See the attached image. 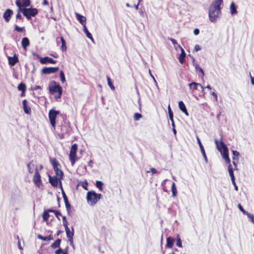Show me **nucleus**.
Returning <instances> with one entry per match:
<instances>
[{"mask_svg":"<svg viewBox=\"0 0 254 254\" xmlns=\"http://www.w3.org/2000/svg\"><path fill=\"white\" fill-rule=\"evenodd\" d=\"M50 214L49 213L45 210L43 214V219L44 221H47L50 218Z\"/></svg>","mask_w":254,"mask_h":254,"instance_id":"nucleus-35","label":"nucleus"},{"mask_svg":"<svg viewBox=\"0 0 254 254\" xmlns=\"http://www.w3.org/2000/svg\"><path fill=\"white\" fill-rule=\"evenodd\" d=\"M189 87L192 93H194L195 90H198L199 87L201 89L202 92L204 91L205 88L201 84L195 82H192L189 83Z\"/></svg>","mask_w":254,"mask_h":254,"instance_id":"nucleus-11","label":"nucleus"},{"mask_svg":"<svg viewBox=\"0 0 254 254\" xmlns=\"http://www.w3.org/2000/svg\"><path fill=\"white\" fill-rule=\"evenodd\" d=\"M51 164L53 167L54 170L56 173V176L59 178L60 183L61 184V180L64 177L63 172L59 168V163L56 158H54L51 160Z\"/></svg>","mask_w":254,"mask_h":254,"instance_id":"nucleus-5","label":"nucleus"},{"mask_svg":"<svg viewBox=\"0 0 254 254\" xmlns=\"http://www.w3.org/2000/svg\"><path fill=\"white\" fill-rule=\"evenodd\" d=\"M197 143L199 145V146L200 147V150H201V152L202 153V154L204 157V159L205 160V161L206 163H207L208 162V160H207V156H206V153H205V150H204V148L200 141V139L198 137H197Z\"/></svg>","mask_w":254,"mask_h":254,"instance_id":"nucleus-18","label":"nucleus"},{"mask_svg":"<svg viewBox=\"0 0 254 254\" xmlns=\"http://www.w3.org/2000/svg\"><path fill=\"white\" fill-rule=\"evenodd\" d=\"M16 17L17 19H18L20 20L22 19V17L21 15L20 14V12H19V9L18 10V13L16 15Z\"/></svg>","mask_w":254,"mask_h":254,"instance_id":"nucleus-53","label":"nucleus"},{"mask_svg":"<svg viewBox=\"0 0 254 254\" xmlns=\"http://www.w3.org/2000/svg\"><path fill=\"white\" fill-rule=\"evenodd\" d=\"M59 69V67H45L42 69V73L45 74H49L55 73Z\"/></svg>","mask_w":254,"mask_h":254,"instance_id":"nucleus-12","label":"nucleus"},{"mask_svg":"<svg viewBox=\"0 0 254 254\" xmlns=\"http://www.w3.org/2000/svg\"><path fill=\"white\" fill-rule=\"evenodd\" d=\"M175 242V239L171 237H169L167 238V244L166 246L168 248H172L173 247V246L174 245Z\"/></svg>","mask_w":254,"mask_h":254,"instance_id":"nucleus-23","label":"nucleus"},{"mask_svg":"<svg viewBox=\"0 0 254 254\" xmlns=\"http://www.w3.org/2000/svg\"><path fill=\"white\" fill-rule=\"evenodd\" d=\"M30 45V41L28 38L24 37L22 39L21 45L23 48L26 49Z\"/></svg>","mask_w":254,"mask_h":254,"instance_id":"nucleus-25","label":"nucleus"},{"mask_svg":"<svg viewBox=\"0 0 254 254\" xmlns=\"http://www.w3.org/2000/svg\"><path fill=\"white\" fill-rule=\"evenodd\" d=\"M176 245L179 248L182 247V241L179 235L177 236Z\"/></svg>","mask_w":254,"mask_h":254,"instance_id":"nucleus-40","label":"nucleus"},{"mask_svg":"<svg viewBox=\"0 0 254 254\" xmlns=\"http://www.w3.org/2000/svg\"><path fill=\"white\" fill-rule=\"evenodd\" d=\"M64 252V250L62 249L61 248H59L56 251L55 254H63V253Z\"/></svg>","mask_w":254,"mask_h":254,"instance_id":"nucleus-48","label":"nucleus"},{"mask_svg":"<svg viewBox=\"0 0 254 254\" xmlns=\"http://www.w3.org/2000/svg\"><path fill=\"white\" fill-rule=\"evenodd\" d=\"M75 16L77 18V19L79 21V22L82 24V25L83 26L84 25H86V17L84 16H82V15L76 13Z\"/></svg>","mask_w":254,"mask_h":254,"instance_id":"nucleus-20","label":"nucleus"},{"mask_svg":"<svg viewBox=\"0 0 254 254\" xmlns=\"http://www.w3.org/2000/svg\"><path fill=\"white\" fill-rule=\"evenodd\" d=\"M107 79L109 86L112 90H114L115 89V88L114 85L113 84L112 82L111 81V78L108 76H107Z\"/></svg>","mask_w":254,"mask_h":254,"instance_id":"nucleus-37","label":"nucleus"},{"mask_svg":"<svg viewBox=\"0 0 254 254\" xmlns=\"http://www.w3.org/2000/svg\"><path fill=\"white\" fill-rule=\"evenodd\" d=\"M31 89L33 90H37L38 89H41L42 87H41V86H40L39 85H36L34 87H32Z\"/></svg>","mask_w":254,"mask_h":254,"instance_id":"nucleus-52","label":"nucleus"},{"mask_svg":"<svg viewBox=\"0 0 254 254\" xmlns=\"http://www.w3.org/2000/svg\"><path fill=\"white\" fill-rule=\"evenodd\" d=\"M42 4L43 5H48V2L47 1V0H43V3H42Z\"/></svg>","mask_w":254,"mask_h":254,"instance_id":"nucleus-62","label":"nucleus"},{"mask_svg":"<svg viewBox=\"0 0 254 254\" xmlns=\"http://www.w3.org/2000/svg\"><path fill=\"white\" fill-rule=\"evenodd\" d=\"M13 13V11L10 9H7L3 14V17L6 22H8Z\"/></svg>","mask_w":254,"mask_h":254,"instance_id":"nucleus-15","label":"nucleus"},{"mask_svg":"<svg viewBox=\"0 0 254 254\" xmlns=\"http://www.w3.org/2000/svg\"><path fill=\"white\" fill-rule=\"evenodd\" d=\"M60 40L62 43L61 49L63 52H65L67 50L65 41L63 36L60 37Z\"/></svg>","mask_w":254,"mask_h":254,"instance_id":"nucleus-28","label":"nucleus"},{"mask_svg":"<svg viewBox=\"0 0 254 254\" xmlns=\"http://www.w3.org/2000/svg\"><path fill=\"white\" fill-rule=\"evenodd\" d=\"M61 242V239H57V240H56V241L54 243H53L51 245V248L53 249H56L57 248H59L60 246Z\"/></svg>","mask_w":254,"mask_h":254,"instance_id":"nucleus-30","label":"nucleus"},{"mask_svg":"<svg viewBox=\"0 0 254 254\" xmlns=\"http://www.w3.org/2000/svg\"><path fill=\"white\" fill-rule=\"evenodd\" d=\"M193 33L195 35H197L199 33V30L198 28H195L193 30Z\"/></svg>","mask_w":254,"mask_h":254,"instance_id":"nucleus-54","label":"nucleus"},{"mask_svg":"<svg viewBox=\"0 0 254 254\" xmlns=\"http://www.w3.org/2000/svg\"><path fill=\"white\" fill-rule=\"evenodd\" d=\"M38 238L40 240L45 241H48L53 240L54 239L53 236L52 235H49L47 237H43V236L41 235H38L37 236Z\"/></svg>","mask_w":254,"mask_h":254,"instance_id":"nucleus-26","label":"nucleus"},{"mask_svg":"<svg viewBox=\"0 0 254 254\" xmlns=\"http://www.w3.org/2000/svg\"><path fill=\"white\" fill-rule=\"evenodd\" d=\"M223 0H215L209 7L208 16L212 22H215L221 15V5H223Z\"/></svg>","mask_w":254,"mask_h":254,"instance_id":"nucleus-2","label":"nucleus"},{"mask_svg":"<svg viewBox=\"0 0 254 254\" xmlns=\"http://www.w3.org/2000/svg\"><path fill=\"white\" fill-rule=\"evenodd\" d=\"M60 76L61 78V81L63 83L65 82V77L64 76V72L63 70H61L60 72Z\"/></svg>","mask_w":254,"mask_h":254,"instance_id":"nucleus-39","label":"nucleus"},{"mask_svg":"<svg viewBox=\"0 0 254 254\" xmlns=\"http://www.w3.org/2000/svg\"><path fill=\"white\" fill-rule=\"evenodd\" d=\"M14 30H15L17 32H21V33H23V32H25V29L24 27H20L16 24L14 25Z\"/></svg>","mask_w":254,"mask_h":254,"instance_id":"nucleus-34","label":"nucleus"},{"mask_svg":"<svg viewBox=\"0 0 254 254\" xmlns=\"http://www.w3.org/2000/svg\"><path fill=\"white\" fill-rule=\"evenodd\" d=\"M215 143L216 145L217 148L219 151L220 152L223 158L225 160L226 162L229 164L228 166V172L230 176L231 180L232 183H234L235 177L234 175L232 165L230 163V159L229 157V151L228 149L221 139L220 141H219L217 139L215 140Z\"/></svg>","mask_w":254,"mask_h":254,"instance_id":"nucleus-1","label":"nucleus"},{"mask_svg":"<svg viewBox=\"0 0 254 254\" xmlns=\"http://www.w3.org/2000/svg\"><path fill=\"white\" fill-rule=\"evenodd\" d=\"M46 211H47L48 213H49V212H53V213H55V211H56V210H54V209H48V210H46Z\"/></svg>","mask_w":254,"mask_h":254,"instance_id":"nucleus-60","label":"nucleus"},{"mask_svg":"<svg viewBox=\"0 0 254 254\" xmlns=\"http://www.w3.org/2000/svg\"><path fill=\"white\" fill-rule=\"evenodd\" d=\"M60 114L59 111L52 109L49 112L48 117L50 123L52 127L55 129L56 125V119L57 116Z\"/></svg>","mask_w":254,"mask_h":254,"instance_id":"nucleus-6","label":"nucleus"},{"mask_svg":"<svg viewBox=\"0 0 254 254\" xmlns=\"http://www.w3.org/2000/svg\"><path fill=\"white\" fill-rule=\"evenodd\" d=\"M179 107L180 110L183 112L186 116L189 115L188 112L186 109V106L182 101L179 102Z\"/></svg>","mask_w":254,"mask_h":254,"instance_id":"nucleus-21","label":"nucleus"},{"mask_svg":"<svg viewBox=\"0 0 254 254\" xmlns=\"http://www.w3.org/2000/svg\"><path fill=\"white\" fill-rule=\"evenodd\" d=\"M27 100L24 99L22 101L23 108L24 113L26 114H31V109L30 107H28L27 105Z\"/></svg>","mask_w":254,"mask_h":254,"instance_id":"nucleus-22","label":"nucleus"},{"mask_svg":"<svg viewBox=\"0 0 254 254\" xmlns=\"http://www.w3.org/2000/svg\"><path fill=\"white\" fill-rule=\"evenodd\" d=\"M65 207L68 214L70 215V213L71 211V206L70 205V204H69L65 205Z\"/></svg>","mask_w":254,"mask_h":254,"instance_id":"nucleus-45","label":"nucleus"},{"mask_svg":"<svg viewBox=\"0 0 254 254\" xmlns=\"http://www.w3.org/2000/svg\"><path fill=\"white\" fill-rule=\"evenodd\" d=\"M142 117V115L138 113H136L134 114L133 119L134 121H137Z\"/></svg>","mask_w":254,"mask_h":254,"instance_id":"nucleus-41","label":"nucleus"},{"mask_svg":"<svg viewBox=\"0 0 254 254\" xmlns=\"http://www.w3.org/2000/svg\"><path fill=\"white\" fill-rule=\"evenodd\" d=\"M77 149L78 145L76 143H74L72 145L70 148L69 157L72 166H73L75 162L77 160L76 156Z\"/></svg>","mask_w":254,"mask_h":254,"instance_id":"nucleus-7","label":"nucleus"},{"mask_svg":"<svg viewBox=\"0 0 254 254\" xmlns=\"http://www.w3.org/2000/svg\"><path fill=\"white\" fill-rule=\"evenodd\" d=\"M232 184H233V185L234 186V187H235V189L236 190H238V186H237L236 184V182H235V181L234 180V183H232Z\"/></svg>","mask_w":254,"mask_h":254,"instance_id":"nucleus-61","label":"nucleus"},{"mask_svg":"<svg viewBox=\"0 0 254 254\" xmlns=\"http://www.w3.org/2000/svg\"><path fill=\"white\" fill-rule=\"evenodd\" d=\"M201 49L200 47L198 45H196L194 47V51L197 52Z\"/></svg>","mask_w":254,"mask_h":254,"instance_id":"nucleus-55","label":"nucleus"},{"mask_svg":"<svg viewBox=\"0 0 254 254\" xmlns=\"http://www.w3.org/2000/svg\"><path fill=\"white\" fill-rule=\"evenodd\" d=\"M195 68L197 70H198L199 72H200L201 73L202 76H204V72L203 71V69L200 67H199L198 65H197V66H196Z\"/></svg>","mask_w":254,"mask_h":254,"instance_id":"nucleus-46","label":"nucleus"},{"mask_svg":"<svg viewBox=\"0 0 254 254\" xmlns=\"http://www.w3.org/2000/svg\"><path fill=\"white\" fill-rule=\"evenodd\" d=\"M178 47L180 48L181 50V53L179 56V57L178 58L179 61L181 64H183L185 62V57L186 56V53L183 49V48L180 45H178Z\"/></svg>","mask_w":254,"mask_h":254,"instance_id":"nucleus-19","label":"nucleus"},{"mask_svg":"<svg viewBox=\"0 0 254 254\" xmlns=\"http://www.w3.org/2000/svg\"><path fill=\"white\" fill-rule=\"evenodd\" d=\"M64 228L67 238H68L69 241L70 242V245H72L73 244V236L74 235L73 228H72L71 231L70 230L69 228L68 227H66Z\"/></svg>","mask_w":254,"mask_h":254,"instance_id":"nucleus-14","label":"nucleus"},{"mask_svg":"<svg viewBox=\"0 0 254 254\" xmlns=\"http://www.w3.org/2000/svg\"><path fill=\"white\" fill-rule=\"evenodd\" d=\"M102 195L97 193L93 190L89 191L87 193L86 199L87 203L91 206H94L101 199Z\"/></svg>","mask_w":254,"mask_h":254,"instance_id":"nucleus-4","label":"nucleus"},{"mask_svg":"<svg viewBox=\"0 0 254 254\" xmlns=\"http://www.w3.org/2000/svg\"><path fill=\"white\" fill-rule=\"evenodd\" d=\"M17 89L18 90L22 91L26 90V84L23 82H21L18 84L17 86Z\"/></svg>","mask_w":254,"mask_h":254,"instance_id":"nucleus-33","label":"nucleus"},{"mask_svg":"<svg viewBox=\"0 0 254 254\" xmlns=\"http://www.w3.org/2000/svg\"><path fill=\"white\" fill-rule=\"evenodd\" d=\"M211 95L214 97L216 101H217V95L216 93H215L214 92H212L211 93Z\"/></svg>","mask_w":254,"mask_h":254,"instance_id":"nucleus-56","label":"nucleus"},{"mask_svg":"<svg viewBox=\"0 0 254 254\" xmlns=\"http://www.w3.org/2000/svg\"><path fill=\"white\" fill-rule=\"evenodd\" d=\"M238 207L239 208V209H240V210L241 211H242L244 214H246V213L247 212V211H246V210H245V209L243 208V207L242 206V205H241V204H238Z\"/></svg>","mask_w":254,"mask_h":254,"instance_id":"nucleus-47","label":"nucleus"},{"mask_svg":"<svg viewBox=\"0 0 254 254\" xmlns=\"http://www.w3.org/2000/svg\"><path fill=\"white\" fill-rule=\"evenodd\" d=\"M251 79L252 84L254 85V77H253L252 75H251Z\"/></svg>","mask_w":254,"mask_h":254,"instance_id":"nucleus-64","label":"nucleus"},{"mask_svg":"<svg viewBox=\"0 0 254 254\" xmlns=\"http://www.w3.org/2000/svg\"><path fill=\"white\" fill-rule=\"evenodd\" d=\"M8 60L9 64L11 66H14L19 61L18 58L16 54H14L13 57H8Z\"/></svg>","mask_w":254,"mask_h":254,"instance_id":"nucleus-16","label":"nucleus"},{"mask_svg":"<svg viewBox=\"0 0 254 254\" xmlns=\"http://www.w3.org/2000/svg\"><path fill=\"white\" fill-rule=\"evenodd\" d=\"M67 133V129L63 130L62 132L58 133V136L60 139H63L64 138L65 135Z\"/></svg>","mask_w":254,"mask_h":254,"instance_id":"nucleus-38","label":"nucleus"},{"mask_svg":"<svg viewBox=\"0 0 254 254\" xmlns=\"http://www.w3.org/2000/svg\"><path fill=\"white\" fill-rule=\"evenodd\" d=\"M21 12L28 20H29L31 16L34 17L38 13V10L35 8H23Z\"/></svg>","mask_w":254,"mask_h":254,"instance_id":"nucleus-8","label":"nucleus"},{"mask_svg":"<svg viewBox=\"0 0 254 254\" xmlns=\"http://www.w3.org/2000/svg\"><path fill=\"white\" fill-rule=\"evenodd\" d=\"M83 31L85 33L86 36L91 40H93V38L92 37V36L91 34L89 32L88 30L86 25H84L83 26Z\"/></svg>","mask_w":254,"mask_h":254,"instance_id":"nucleus-31","label":"nucleus"},{"mask_svg":"<svg viewBox=\"0 0 254 254\" xmlns=\"http://www.w3.org/2000/svg\"><path fill=\"white\" fill-rule=\"evenodd\" d=\"M62 193L64 200L68 199L65 192L64 191V190H63V189H62Z\"/></svg>","mask_w":254,"mask_h":254,"instance_id":"nucleus-51","label":"nucleus"},{"mask_svg":"<svg viewBox=\"0 0 254 254\" xmlns=\"http://www.w3.org/2000/svg\"><path fill=\"white\" fill-rule=\"evenodd\" d=\"M232 154H233V156H232L233 164L236 167V163L235 160L237 161L238 160V156H239V153L236 150H233Z\"/></svg>","mask_w":254,"mask_h":254,"instance_id":"nucleus-24","label":"nucleus"},{"mask_svg":"<svg viewBox=\"0 0 254 254\" xmlns=\"http://www.w3.org/2000/svg\"><path fill=\"white\" fill-rule=\"evenodd\" d=\"M171 190L172 192V196L173 197H176L177 194V190L175 186V184L174 183H173L172 185Z\"/></svg>","mask_w":254,"mask_h":254,"instance_id":"nucleus-32","label":"nucleus"},{"mask_svg":"<svg viewBox=\"0 0 254 254\" xmlns=\"http://www.w3.org/2000/svg\"><path fill=\"white\" fill-rule=\"evenodd\" d=\"M50 93L54 95L55 98L59 99L61 97L62 87L55 81H51L49 85Z\"/></svg>","mask_w":254,"mask_h":254,"instance_id":"nucleus-3","label":"nucleus"},{"mask_svg":"<svg viewBox=\"0 0 254 254\" xmlns=\"http://www.w3.org/2000/svg\"><path fill=\"white\" fill-rule=\"evenodd\" d=\"M81 186L82 187V188L84 190H88V182L86 181H85L84 182H82L81 184Z\"/></svg>","mask_w":254,"mask_h":254,"instance_id":"nucleus-42","label":"nucleus"},{"mask_svg":"<svg viewBox=\"0 0 254 254\" xmlns=\"http://www.w3.org/2000/svg\"><path fill=\"white\" fill-rule=\"evenodd\" d=\"M168 113H169V114H173V112L172 111V110H171V107H170V105H168Z\"/></svg>","mask_w":254,"mask_h":254,"instance_id":"nucleus-59","label":"nucleus"},{"mask_svg":"<svg viewBox=\"0 0 254 254\" xmlns=\"http://www.w3.org/2000/svg\"><path fill=\"white\" fill-rule=\"evenodd\" d=\"M65 129H67L66 126L62 125L61 127V132H62L63 130H65Z\"/></svg>","mask_w":254,"mask_h":254,"instance_id":"nucleus-58","label":"nucleus"},{"mask_svg":"<svg viewBox=\"0 0 254 254\" xmlns=\"http://www.w3.org/2000/svg\"><path fill=\"white\" fill-rule=\"evenodd\" d=\"M169 118H170L171 121H173L174 120H173V114H169Z\"/></svg>","mask_w":254,"mask_h":254,"instance_id":"nucleus-63","label":"nucleus"},{"mask_svg":"<svg viewBox=\"0 0 254 254\" xmlns=\"http://www.w3.org/2000/svg\"><path fill=\"white\" fill-rule=\"evenodd\" d=\"M62 218H63V225L64 227V228L66 227H68V226H67V224H67V221L66 220L65 216H62Z\"/></svg>","mask_w":254,"mask_h":254,"instance_id":"nucleus-44","label":"nucleus"},{"mask_svg":"<svg viewBox=\"0 0 254 254\" xmlns=\"http://www.w3.org/2000/svg\"><path fill=\"white\" fill-rule=\"evenodd\" d=\"M103 183L100 181H96V187L100 190L102 191L103 190Z\"/></svg>","mask_w":254,"mask_h":254,"instance_id":"nucleus-36","label":"nucleus"},{"mask_svg":"<svg viewBox=\"0 0 254 254\" xmlns=\"http://www.w3.org/2000/svg\"><path fill=\"white\" fill-rule=\"evenodd\" d=\"M151 172L153 174H155L157 173L156 170L154 168H151L150 169Z\"/></svg>","mask_w":254,"mask_h":254,"instance_id":"nucleus-57","label":"nucleus"},{"mask_svg":"<svg viewBox=\"0 0 254 254\" xmlns=\"http://www.w3.org/2000/svg\"><path fill=\"white\" fill-rule=\"evenodd\" d=\"M55 216H56V217H57V218L60 220V218H59V216H62V213H61V212L58 211V210H56L55 212Z\"/></svg>","mask_w":254,"mask_h":254,"instance_id":"nucleus-49","label":"nucleus"},{"mask_svg":"<svg viewBox=\"0 0 254 254\" xmlns=\"http://www.w3.org/2000/svg\"><path fill=\"white\" fill-rule=\"evenodd\" d=\"M168 39H169L170 41H171V42L172 43V44H173L174 46H175L176 45H178V43H177V41H176L175 39H173V38H168Z\"/></svg>","mask_w":254,"mask_h":254,"instance_id":"nucleus-50","label":"nucleus"},{"mask_svg":"<svg viewBox=\"0 0 254 254\" xmlns=\"http://www.w3.org/2000/svg\"><path fill=\"white\" fill-rule=\"evenodd\" d=\"M15 4L19 8V12H21L23 8L29 6L30 5V0H16Z\"/></svg>","mask_w":254,"mask_h":254,"instance_id":"nucleus-10","label":"nucleus"},{"mask_svg":"<svg viewBox=\"0 0 254 254\" xmlns=\"http://www.w3.org/2000/svg\"><path fill=\"white\" fill-rule=\"evenodd\" d=\"M33 182L39 188L43 186L41 175L38 171L37 167H35L34 175L33 177Z\"/></svg>","mask_w":254,"mask_h":254,"instance_id":"nucleus-9","label":"nucleus"},{"mask_svg":"<svg viewBox=\"0 0 254 254\" xmlns=\"http://www.w3.org/2000/svg\"><path fill=\"white\" fill-rule=\"evenodd\" d=\"M230 11H231V13L232 15H234L235 14H236L237 13V9H236V6H235L234 3L233 2H232L231 3V5H230Z\"/></svg>","mask_w":254,"mask_h":254,"instance_id":"nucleus-29","label":"nucleus"},{"mask_svg":"<svg viewBox=\"0 0 254 254\" xmlns=\"http://www.w3.org/2000/svg\"><path fill=\"white\" fill-rule=\"evenodd\" d=\"M246 215H247V216L251 219L252 222L254 223V215L253 214H251L247 212Z\"/></svg>","mask_w":254,"mask_h":254,"instance_id":"nucleus-43","label":"nucleus"},{"mask_svg":"<svg viewBox=\"0 0 254 254\" xmlns=\"http://www.w3.org/2000/svg\"><path fill=\"white\" fill-rule=\"evenodd\" d=\"M35 167L34 164L33 163V161H31L28 164H27V168L28 172L30 174L33 173V169Z\"/></svg>","mask_w":254,"mask_h":254,"instance_id":"nucleus-27","label":"nucleus"},{"mask_svg":"<svg viewBox=\"0 0 254 254\" xmlns=\"http://www.w3.org/2000/svg\"><path fill=\"white\" fill-rule=\"evenodd\" d=\"M38 57L40 58V63L42 64H46L47 63H50L52 64H55L57 63V61L53 60L52 58H50L49 57H45L44 58H40V57L37 55Z\"/></svg>","mask_w":254,"mask_h":254,"instance_id":"nucleus-13","label":"nucleus"},{"mask_svg":"<svg viewBox=\"0 0 254 254\" xmlns=\"http://www.w3.org/2000/svg\"><path fill=\"white\" fill-rule=\"evenodd\" d=\"M49 180L50 183L53 187H57L58 185L59 182H60L59 180V178L57 176L51 177V176H49Z\"/></svg>","mask_w":254,"mask_h":254,"instance_id":"nucleus-17","label":"nucleus"}]
</instances>
